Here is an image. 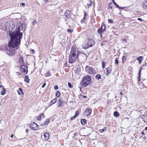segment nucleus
<instances>
[{
    "label": "nucleus",
    "instance_id": "1",
    "mask_svg": "<svg viewBox=\"0 0 147 147\" xmlns=\"http://www.w3.org/2000/svg\"><path fill=\"white\" fill-rule=\"evenodd\" d=\"M20 27H19L15 32H9V34L11 39L8 44L9 49L7 53L10 56L14 55L15 50L19 48L20 44V39L22 38L23 33L20 32Z\"/></svg>",
    "mask_w": 147,
    "mask_h": 147
},
{
    "label": "nucleus",
    "instance_id": "2",
    "mask_svg": "<svg viewBox=\"0 0 147 147\" xmlns=\"http://www.w3.org/2000/svg\"><path fill=\"white\" fill-rule=\"evenodd\" d=\"M79 53L80 51L78 49L75 47H72L69 55V63H72L78 60Z\"/></svg>",
    "mask_w": 147,
    "mask_h": 147
},
{
    "label": "nucleus",
    "instance_id": "3",
    "mask_svg": "<svg viewBox=\"0 0 147 147\" xmlns=\"http://www.w3.org/2000/svg\"><path fill=\"white\" fill-rule=\"evenodd\" d=\"M91 82V79L90 76L87 75L84 76L81 82V84L83 86L85 87L89 85Z\"/></svg>",
    "mask_w": 147,
    "mask_h": 147
},
{
    "label": "nucleus",
    "instance_id": "4",
    "mask_svg": "<svg viewBox=\"0 0 147 147\" xmlns=\"http://www.w3.org/2000/svg\"><path fill=\"white\" fill-rule=\"evenodd\" d=\"M86 41L87 42L85 45V47L86 49H87L90 47H92L95 44L93 40L90 38H88L86 39Z\"/></svg>",
    "mask_w": 147,
    "mask_h": 147
},
{
    "label": "nucleus",
    "instance_id": "5",
    "mask_svg": "<svg viewBox=\"0 0 147 147\" xmlns=\"http://www.w3.org/2000/svg\"><path fill=\"white\" fill-rule=\"evenodd\" d=\"M86 72L88 74L91 75L94 74L96 73L95 70L92 67L86 66L85 68Z\"/></svg>",
    "mask_w": 147,
    "mask_h": 147
},
{
    "label": "nucleus",
    "instance_id": "6",
    "mask_svg": "<svg viewBox=\"0 0 147 147\" xmlns=\"http://www.w3.org/2000/svg\"><path fill=\"white\" fill-rule=\"evenodd\" d=\"M105 28L106 25L103 24L101 28L98 29V32L100 35L101 37L102 36V33L105 31Z\"/></svg>",
    "mask_w": 147,
    "mask_h": 147
},
{
    "label": "nucleus",
    "instance_id": "7",
    "mask_svg": "<svg viewBox=\"0 0 147 147\" xmlns=\"http://www.w3.org/2000/svg\"><path fill=\"white\" fill-rule=\"evenodd\" d=\"M20 70L21 72H23L25 74L27 73V69L26 66L25 65L21 66L20 68Z\"/></svg>",
    "mask_w": 147,
    "mask_h": 147
},
{
    "label": "nucleus",
    "instance_id": "8",
    "mask_svg": "<svg viewBox=\"0 0 147 147\" xmlns=\"http://www.w3.org/2000/svg\"><path fill=\"white\" fill-rule=\"evenodd\" d=\"M57 102L58 103V107H61L64 105V103L63 100L61 98L58 100Z\"/></svg>",
    "mask_w": 147,
    "mask_h": 147
},
{
    "label": "nucleus",
    "instance_id": "9",
    "mask_svg": "<svg viewBox=\"0 0 147 147\" xmlns=\"http://www.w3.org/2000/svg\"><path fill=\"white\" fill-rule=\"evenodd\" d=\"M30 127L33 130H36L38 129V125L36 123L34 122L30 125Z\"/></svg>",
    "mask_w": 147,
    "mask_h": 147
},
{
    "label": "nucleus",
    "instance_id": "10",
    "mask_svg": "<svg viewBox=\"0 0 147 147\" xmlns=\"http://www.w3.org/2000/svg\"><path fill=\"white\" fill-rule=\"evenodd\" d=\"M64 15L66 18L69 19L71 16L70 11L68 10H66L65 11Z\"/></svg>",
    "mask_w": 147,
    "mask_h": 147
},
{
    "label": "nucleus",
    "instance_id": "11",
    "mask_svg": "<svg viewBox=\"0 0 147 147\" xmlns=\"http://www.w3.org/2000/svg\"><path fill=\"white\" fill-rule=\"evenodd\" d=\"M92 110L91 109H86L85 113H86L87 116H89L92 113Z\"/></svg>",
    "mask_w": 147,
    "mask_h": 147
},
{
    "label": "nucleus",
    "instance_id": "12",
    "mask_svg": "<svg viewBox=\"0 0 147 147\" xmlns=\"http://www.w3.org/2000/svg\"><path fill=\"white\" fill-rule=\"evenodd\" d=\"M2 88L1 89V94L2 95H4L6 93V89H5L4 88L3 86L2 85H0V88Z\"/></svg>",
    "mask_w": 147,
    "mask_h": 147
},
{
    "label": "nucleus",
    "instance_id": "13",
    "mask_svg": "<svg viewBox=\"0 0 147 147\" xmlns=\"http://www.w3.org/2000/svg\"><path fill=\"white\" fill-rule=\"evenodd\" d=\"M44 136L45 138V140L47 141L49 140V134L47 132H46L44 134Z\"/></svg>",
    "mask_w": 147,
    "mask_h": 147
},
{
    "label": "nucleus",
    "instance_id": "14",
    "mask_svg": "<svg viewBox=\"0 0 147 147\" xmlns=\"http://www.w3.org/2000/svg\"><path fill=\"white\" fill-rule=\"evenodd\" d=\"M142 119L143 120V121L146 123L147 122V116L145 115H143L142 117Z\"/></svg>",
    "mask_w": 147,
    "mask_h": 147
},
{
    "label": "nucleus",
    "instance_id": "15",
    "mask_svg": "<svg viewBox=\"0 0 147 147\" xmlns=\"http://www.w3.org/2000/svg\"><path fill=\"white\" fill-rule=\"evenodd\" d=\"M142 6L144 9H147V0L143 2Z\"/></svg>",
    "mask_w": 147,
    "mask_h": 147
},
{
    "label": "nucleus",
    "instance_id": "16",
    "mask_svg": "<svg viewBox=\"0 0 147 147\" xmlns=\"http://www.w3.org/2000/svg\"><path fill=\"white\" fill-rule=\"evenodd\" d=\"M24 81L27 83H29L30 81V79L29 78L28 76H25L24 80Z\"/></svg>",
    "mask_w": 147,
    "mask_h": 147
},
{
    "label": "nucleus",
    "instance_id": "17",
    "mask_svg": "<svg viewBox=\"0 0 147 147\" xmlns=\"http://www.w3.org/2000/svg\"><path fill=\"white\" fill-rule=\"evenodd\" d=\"M57 101V99L56 98H54L52 100H51V101L49 105H51L53 104L56 103Z\"/></svg>",
    "mask_w": 147,
    "mask_h": 147
},
{
    "label": "nucleus",
    "instance_id": "18",
    "mask_svg": "<svg viewBox=\"0 0 147 147\" xmlns=\"http://www.w3.org/2000/svg\"><path fill=\"white\" fill-rule=\"evenodd\" d=\"M17 91H18V94L19 95L21 94V93H20V92H21L22 93V95L24 94V92H23L22 89L20 88H19V90H18Z\"/></svg>",
    "mask_w": 147,
    "mask_h": 147
},
{
    "label": "nucleus",
    "instance_id": "19",
    "mask_svg": "<svg viewBox=\"0 0 147 147\" xmlns=\"http://www.w3.org/2000/svg\"><path fill=\"white\" fill-rule=\"evenodd\" d=\"M137 60L139 61L140 63H141L142 61L143 60V57L142 56L139 57L137 58Z\"/></svg>",
    "mask_w": 147,
    "mask_h": 147
},
{
    "label": "nucleus",
    "instance_id": "20",
    "mask_svg": "<svg viewBox=\"0 0 147 147\" xmlns=\"http://www.w3.org/2000/svg\"><path fill=\"white\" fill-rule=\"evenodd\" d=\"M107 72V74H110L111 72V69L110 67H107L106 69Z\"/></svg>",
    "mask_w": 147,
    "mask_h": 147
},
{
    "label": "nucleus",
    "instance_id": "21",
    "mask_svg": "<svg viewBox=\"0 0 147 147\" xmlns=\"http://www.w3.org/2000/svg\"><path fill=\"white\" fill-rule=\"evenodd\" d=\"M95 78L98 80L101 78V76L100 74H98L95 76Z\"/></svg>",
    "mask_w": 147,
    "mask_h": 147
},
{
    "label": "nucleus",
    "instance_id": "22",
    "mask_svg": "<svg viewBox=\"0 0 147 147\" xmlns=\"http://www.w3.org/2000/svg\"><path fill=\"white\" fill-rule=\"evenodd\" d=\"M86 122V120L84 119L81 120V123L83 125L85 124Z\"/></svg>",
    "mask_w": 147,
    "mask_h": 147
},
{
    "label": "nucleus",
    "instance_id": "23",
    "mask_svg": "<svg viewBox=\"0 0 147 147\" xmlns=\"http://www.w3.org/2000/svg\"><path fill=\"white\" fill-rule=\"evenodd\" d=\"M49 120L48 119H47L45 122L44 123L42 124V125H44L46 124H48L49 123Z\"/></svg>",
    "mask_w": 147,
    "mask_h": 147
},
{
    "label": "nucleus",
    "instance_id": "24",
    "mask_svg": "<svg viewBox=\"0 0 147 147\" xmlns=\"http://www.w3.org/2000/svg\"><path fill=\"white\" fill-rule=\"evenodd\" d=\"M119 114L116 111L114 113V115L116 117H118L119 116Z\"/></svg>",
    "mask_w": 147,
    "mask_h": 147
},
{
    "label": "nucleus",
    "instance_id": "25",
    "mask_svg": "<svg viewBox=\"0 0 147 147\" xmlns=\"http://www.w3.org/2000/svg\"><path fill=\"white\" fill-rule=\"evenodd\" d=\"M56 96L57 97H59L60 95V93L59 91H57L56 92Z\"/></svg>",
    "mask_w": 147,
    "mask_h": 147
},
{
    "label": "nucleus",
    "instance_id": "26",
    "mask_svg": "<svg viewBox=\"0 0 147 147\" xmlns=\"http://www.w3.org/2000/svg\"><path fill=\"white\" fill-rule=\"evenodd\" d=\"M92 2L91 1H88L87 5H88V6H91L92 5Z\"/></svg>",
    "mask_w": 147,
    "mask_h": 147
},
{
    "label": "nucleus",
    "instance_id": "27",
    "mask_svg": "<svg viewBox=\"0 0 147 147\" xmlns=\"http://www.w3.org/2000/svg\"><path fill=\"white\" fill-rule=\"evenodd\" d=\"M51 75L50 73L49 72H47V73H46L45 75V76L46 77L49 76H51Z\"/></svg>",
    "mask_w": 147,
    "mask_h": 147
},
{
    "label": "nucleus",
    "instance_id": "28",
    "mask_svg": "<svg viewBox=\"0 0 147 147\" xmlns=\"http://www.w3.org/2000/svg\"><path fill=\"white\" fill-rule=\"evenodd\" d=\"M102 68L104 69L105 67V65H106L104 61H102Z\"/></svg>",
    "mask_w": 147,
    "mask_h": 147
},
{
    "label": "nucleus",
    "instance_id": "29",
    "mask_svg": "<svg viewBox=\"0 0 147 147\" xmlns=\"http://www.w3.org/2000/svg\"><path fill=\"white\" fill-rule=\"evenodd\" d=\"M5 49V48L4 47H3L2 46H0V51H4Z\"/></svg>",
    "mask_w": 147,
    "mask_h": 147
},
{
    "label": "nucleus",
    "instance_id": "30",
    "mask_svg": "<svg viewBox=\"0 0 147 147\" xmlns=\"http://www.w3.org/2000/svg\"><path fill=\"white\" fill-rule=\"evenodd\" d=\"M112 1L113 4L117 7H119V6L116 3L115 1L114 0H112Z\"/></svg>",
    "mask_w": 147,
    "mask_h": 147
},
{
    "label": "nucleus",
    "instance_id": "31",
    "mask_svg": "<svg viewBox=\"0 0 147 147\" xmlns=\"http://www.w3.org/2000/svg\"><path fill=\"white\" fill-rule=\"evenodd\" d=\"M19 60L20 62L21 63L24 62L23 58L22 57H20L19 59Z\"/></svg>",
    "mask_w": 147,
    "mask_h": 147
},
{
    "label": "nucleus",
    "instance_id": "32",
    "mask_svg": "<svg viewBox=\"0 0 147 147\" xmlns=\"http://www.w3.org/2000/svg\"><path fill=\"white\" fill-rule=\"evenodd\" d=\"M115 63L117 65L118 64V58H116L115 60Z\"/></svg>",
    "mask_w": 147,
    "mask_h": 147
},
{
    "label": "nucleus",
    "instance_id": "33",
    "mask_svg": "<svg viewBox=\"0 0 147 147\" xmlns=\"http://www.w3.org/2000/svg\"><path fill=\"white\" fill-rule=\"evenodd\" d=\"M68 86L70 88H71L73 87L72 85L69 82L68 83Z\"/></svg>",
    "mask_w": 147,
    "mask_h": 147
},
{
    "label": "nucleus",
    "instance_id": "34",
    "mask_svg": "<svg viewBox=\"0 0 147 147\" xmlns=\"http://www.w3.org/2000/svg\"><path fill=\"white\" fill-rule=\"evenodd\" d=\"M86 17H84L83 18V19H82L81 20V22L82 23H83V22H84V21H85V19H86Z\"/></svg>",
    "mask_w": 147,
    "mask_h": 147
},
{
    "label": "nucleus",
    "instance_id": "35",
    "mask_svg": "<svg viewBox=\"0 0 147 147\" xmlns=\"http://www.w3.org/2000/svg\"><path fill=\"white\" fill-rule=\"evenodd\" d=\"M37 23V20H34L32 22V24L34 25H35Z\"/></svg>",
    "mask_w": 147,
    "mask_h": 147
},
{
    "label": "nucleus",
    "instance_id": "36",
    "mask_svg": "<svg viewBox=\"0 0 147 147\" xmlns=\"http://www.w3.org/2000/svg\"><path fill=\"white\" fill-rule=\"evenodd\" d=\"M122 59L123 61H124L126 60V57L125 56H123L122 57Z\"/></svg>",
    "mask_w": 147,
    "mask_h": 147
},
{
    "label": "nucleus",
    "instance_id": "37",
    "mask_svg": "<svg viewBox=\"0 0 147 147\" xmlns=\"http://www.w3.org/2000/svg\"><path fill=\"white\" fill-rule=\"evenodd\" d=\"M79 114V112L78 111H76V114L75 115L77 117L78 116Z\"/></svg>",
    "mask_w": 147,
    "mask_h": 147
},
{
    "label": "nucleus",
    "instance_id": "38",
    "mask_svg": "<svg viewBox=\"0 0 147 147\" xmlns=\"http://www.w3.org/2000/svg\"><path fill=\"white\" fill-rule=\"evenodd\" d=\"M77 117L75 116V115H74V116L72 117H71V120H74V119H75L76 117Z\"/></svg>",
    "mask_w": 147,
    "mask_h": 147
},
{
    "label": "nucleus",
    "instance_id": "39",
    "mask_svg": "<svg viewBox=\"0 0 147 147\" xmlns=\"http://www.w3.org/2000/svg\"><path fill=\"white\" fill-rule=\"evenodd\" d=\"M54 89H55V90H57L58 89V86H57V85H55L54 86Z\"/></svg>",
    "mask_w": 147,
    "mask_h": 147
},
{
    "label": "nucleus",
    "instance_id": "40",
    "mask_svg": "<svg viewBox=\"0 0 147 147\" xmlns=\"http://www.w3.org/2000/svg\"><path fill=\"white\" fill-rule=\"evenodd\" d=\"M109 22L112 23L113 22V21L112 20L109 19L108 20Z\"/></svg>",
    "mask_w": 147,
    "mask_h": 147
},
{
    "label": "nucleus",
    "instance_id": "41",
    "mask_svg": "<svg viewBox=\"0 0 147 147\" xmlns=\"http://www.w3.org/2000/svg\"><path fill=\"white\" fill-rule=\"evenodd\" d=\"M141 71V69H140V71H139V75L138 77V78H140V73Z\"/></svg>",
    "mask_w": 147,
    "mask_h": 147
},
{
    "label": "nucleus",
    "instance_id": "42",
    "mask_svg": "<svg viewBox=\"0 0 147 147\" xmlns=\"http://www.w3.org/2000/svg\"><path fill=\"white\" fill-rule=\"evenodd\" d=\"M105 131L104 129H101L99 130V131L100 132V133H102L103 131Z\"/></svg>",
    "mask_w": 147,
    "mask_h": 147
},
{
    "label": "nucleus",
    "instance_id": "43",
    "mask_svg": "<svg viewBox=\"0 0 147 147\" xmlns=\"http://www.w3.org/2000/svg\"><path fill=\"white\" fill-rule=\"evenodd\" d=\"M67 31L69 32H71L73 31V30H71L70 29H69L67 30Z\"/></svg>",
    "mask_w": 147,
    "mask_h": 147
},
{
    "label": "nucleus",
    "instance_id": "44",
    "mask_svg": "<svg viewBox=\"0 0 147 147\" xmlns=\"http://www.w3.org/2000/svg\"><path fill=\"white\" fill-rule=\"evenodd\" d=\"M138 20L142 22L143 21V20L140 18H138Z\"/></svg>",
    "mask_w": 147,
    "mask_h": 147
},
{
    "label": "nucleus",
    "instance_id": "45",
    "mask_svg": "<svg viewBox=\"0 0 147 147\" xmlns=\"http://www.w3.org/2000/svg\"><path fill=\"white\" fill-rule=\"evenodd\" d=\"M46 83H44L42 86V88H44L45 87V86H46Z\"/></svg>",
    "mask_w": 147,
    "mask_h": 147
},
{
    "label": "nucleus",
    "instance_id": "46",
    "mask_svg": "<svg viewBox=\"0 0 147 147\" xmlns=\"http://www.w3.org/2000/svg\"><path fill=\"white\" fill-rule=\"evenodd\" d=\"M111 4H109V9H112V7L111 6Z\"/></svg>",
    "mask_w": 147,
    "mask_h": 147
},
{
    "label": "nucleus",
    "instance_id": "47",
    "mask_svg": "<svg viewBox=\"0 0 147 147\" xmlns=\"http://www.w3.org/2000/svg\"><path fill=\"white\" fill-rule=\"evenodd\" d=\"M43 115V116H44V115L43 114H41L39 115V117H41Z\"/></svg>",
    "mask_w": 147,
    "mask_h": 147
},
{
    "label": "nucleus",
    "instance_id": "48",
    "mask_svg": "<svg viewBox=\"0 0 147 147\" xmlns=\"http://www.w3.org/2000/svg\"><path fill=\"white\" fill-rule=\"evenodd\" d=\"M117 8L119 9H124L125 8V7H117Z\"/></svg>",
    "mask_w": 147,
    "mask_h": 147
},
{
    "label": "nucleus",
    "instance_id": "49",
    "mask_svg": "<svg viewBox=\"0 0 147 147\" xmlns=\"http://www.w3.org/2000/svg\"><path fill=\"white\" fill-rule=\"evenodd\" d=\"M41 117H38L37 118V119L38 121H40L41 120Z\"/></svg>",
    "mask_w": 147,
    "mask_h": 147
},
{
    "label": "nucleus",
    "instance_id": "50",
    "mask_svg": "<svg viewBox=\"0 0 147 147\" xmlns=\"http://www.w3.org/2000/svg\"><path fill=\"white\" fill-rule=\"evenodd\" d=\"M78 134V133H75L74 134V136L76 137L77 136V135Z\"/></svg>",
    "mask_w": 147,
    "mask_h": 147
},
{
    "label": "nucleus",
    "instance_id": "51",
    "mask_svg": "<svg viewBox=\"0 0 147 147\" xmlns=\"http://www.w3.org/2000/svg\"><path fill=\"white\" fill-rule=\"evenodd\" d=\"M31 51L32 52V53L33 54L35 53V51L34 50L32 49Z\"/></svg>",
    "mask_w": 147,
    "mask_h": 147
},
{
    "label": "nucleus",
    "instance_id": "52",
    "mask_svg": "<svg viewBox=\"0 0 147 147\" xmlns=\"http://www.w3.org/2000/svg\"><path fill=\"white\" fill-rule=\"evenodd\" d=\"M87 15V14L86 13V12H85L84 17H86Z\"/></svg>",
    "mask_w": 147,
    "mask_h": 147
},
{
    "label": "nucleus",
    "instance_id": "53",
    "mask_svg": "<svg viewBox=\"0 0 147 147\" xmlns=\"http://www.w3.org/2000/svg\"><path fill=\"white\" fill-rule=\"evenodd\" d=\"M44 1L45 3H47L48 1V0H44Z\"/></svg>",
    "mask_w": 147,
    "mask_h": 147
},
{
    "label": "nucleus",
    "instance_id": "54",
    "mask_svg": "<svg viewBox=\"0 0 147 147\" xmlns=\"http://www.w3.org/2000/svg\"><path fill=\"white\" fill-rule=\"evenodd\" d=\"M20 5L24 6L25 5V4L24 3H22L20 4Z\"/></svg>",
    "mask_w": 147,
    "mask_h": 147
},
{
    "label": "nucleus",
    "instance_id": "55",
    "mask_svg": "<svg viewBox=\"0 0 147 147\" xmlns=\"http://www.w3.org/2000/svg\"><path fill=\"white\" fill-rule=\"evenodd\" d=\"M103 129H104V131H106L107 130V127H105Z\"/></svg>",
    "mask_w": 147,
    "mask_h": 147
},
{
    "label": "nucleus",
    "instance_id": "56",
    "mask_svg": "<svg viewBox=\"0 0 147 147\" xmlns=\"http://www.w3.org/2000/svg\"><path fill=\"white\" fill-rule=\"evenodd\" d=\"M123 41L126 42H127V41L126 40V39H123Z\"/></svg>",
    "mask_w": 147,
    "mask_h": 147
},
{
    "label": "nucleus",
    "instance_id": "57",
    "mask_svg": "<svg viewBox=\"0 0 147 147\" xmlns=\"http://www.w3.org/2000/svg\"><path fill=\"white\" fill-rule=\"evenodd\" d=\"M28 131V129H27L26 130V132L27 133Z\"/></svg>",
    "mask_w": 147,
    "mask_h": 147
},
{
    "label": "nucleus",
    "instance_id": "58",
    "mask_svg": "<svg viewBox=\"0 0 147 147\" xmlns=\"http://www.w3.org/2000/svg\"><path fill=\"white\" fill-rule=\"evenodd\" d=\"M13 134H12L11 136V138H13Z\"/></svg>",
    "mask_w": 147,
    "mask_h": 147
},
{
    "label": "nucleus",
    "instance_id": "59",
    "mask_svg": "<svg viewBox=\"0 0 147 147\" xmlns=\"http://www.w3.org/2000/svg\"><path fill=\"white\" fill-rule=\"evenodd\" d=\"M18 74V75H20L21 74L20 73H19V72H17V74Z\"/></svg>",
    "mask_w": 147,
    "mask_h": 147
},
{
    "label": "nucleus",
    "instance_id": "60",
    "mask_svg": "<svg viewBox=\"0 0 147 147\" xmlns=\"http://www.w3.org/2000/svg\"><path fill=\"white\" fill-rule=\"evenodd\" d=\"M145 130H147V126L145 128Z\"/></svg>",
    "mask_w": 147,
    "mask_h": 147
},
{
    "label": "nucleus",
    "instance_id": "61",
    "mask_svg": "<svg viewBox=\"0 0 147 147\" xmlns=\"http://www.w3.org/2000/svg\"><path fill=\"white\" fill-rule=\"evenodd\" d=\"M141 134H142L144 135V134L143 132H142L141 133Z\"/></svg>",
    "mask_w": 147,
    "mask_h": 147
},
{
    "label": "nucleus",
    "instance_id": "62",
    "mask_svg": "<svg viewBox=\"0 0 147 147\" xmlns=\"http://www.w3.org/2000/svg\"><path fill=\"white\" fill-rule=\"evenodd\" d=\"M145 41L147 42V38L145 39Z\"/></svg>",
    "mask_w": 147,
    "mask_h": 147
},
{
    "label": "nucleus",
    "instance_id": "63",
    "mask_svg": "<svg viewBox=\"0 0 147 147\" xmlns=\"http://www.w3.org/2000/svg\"><path fill=\"white\" fill-rule=\"evenodd\" d=\"M143 138L144 139H146V137L145 136H144Z\"/></svg>",
    "mask_w": 147,
    "mask_h": 147
},
{
    "label": "nucleus",
    "instance_id": "64",
    "mask_svg": "<svg viewBox=\"0 0 147 147\" xmlns=\"http://www.w3.org/2000/svg\"><path fill=\"white\" fill-rule=\"evenodd\" d=\"M121 95H123V94L121 92L120 93Z\"/></svg>",
    "mask_w": 147,
    "mask_h": 147
}]
</instances>
